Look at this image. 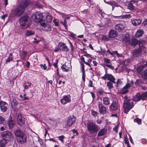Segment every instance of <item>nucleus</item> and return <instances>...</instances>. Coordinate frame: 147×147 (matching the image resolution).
Instances as JSON below:
<instances>
[{
	"mask_svg": "<svg viewBox=\"0 0 147 147\" xmlns=\"http://www.w3.org/2000/svg\"><path fill=\"white\" fill-rule=\"evenodd\" d=\"M101 49V53L104 55L106 51L105 49H102L101 47H100Z\"/></svg>",
	"mask_w": 147,
	"mask_h": 147,
	"instance_id": "nucleus-58",
	"label": "nucleus"
},
{
	"mask_svg": "<svg viewBox=\"0 0 147 147\" xmlns=\"http://www.w3.org/2000/svg\"><path fill=\"white\" fill-rule=\"evenodd\" d=\"M58 47L61 48L60 50L63 51L67 52L68 51L69 49L68 47L66 46V43L63 42H60L58 45Z\"/></svg>",
	"mask_w": 147,
	"mask_h": 147,
	"instance_id": "nucleus-12",
	"label": "nucleus"
},
{
	"mask_svg": "<svg viewBox=\"0 0 147 147\" xmlns=\"http://www.w3.org/2000/svg\"><path fill=\"white\" fill-rule=\"evenodd\" d=\"M76 118L74 116H69L67 120V125L70 126H71L73 124L76 122Z\"/></svg>",
	"mask_w": 147,
	"mask_h": 147,
	"instance_id": "nucleus-15",
	"label": "nucleus"
},
{
	"mask_svg": "<svg viewBox=\"0 0 147 147\" xmlns=\"http://www.w3.org/2000/svg\"><path fill=\"white\" fill-rule=\"evenodd\" d=\"M69 43L70 45V47L71 48V52L72 53L74 50L75 48L74 47L72 43L69 40Z\"/></svg>",
	"mask_w": 147,
	"mask_h": 147,
	"instance_id": "nucleus-44",
	"label": "nucleus"
},
{
	"mask_svg": "<svg viewBox=\"0 0 147 147\" xmlns=\"http://www.w3.org/2000/svg\"><path fill=\"white\" fill-rule=\"evenodd\" d=\"M31 0H22L19 5L24 9L30 4Z\"/></svg>",
	"mask_w": 147,
	"mask_h": 147,
	"instance_id": "nucleus-10",
	"label": "nucleus"
},
{
	"mask_svg": "<svg viewBox=\"0 0 147 147\" xmlns=\"http://www.w3.org/2000/svg\"><path fill=\"white\" fill-rule=\"evenodd\" d=\"M30 19L29 17L26 15L22 16L19 19L20 26L22 29H26L30 26Z\"/></svg>",
	"mask_w": 147,
	"mask_h": 147,
	"instance_id": "nucleus-2",
	"label": "nucleus"
},
{
	"mask_svg": "<svg viewBox=\"0 0 147 147\" xmlns=\"http://www.w3.org/2000/svg\"><path fill=\"white\" fill-rule=\"evenodd\" d=\"M124 142L125 144L129 143V142L128 138L126 137H125L124 138Z\"/></svg>",
	"mask_w": 147,
	"mask_h": 147,
	"instance_id": "nucleus-62",
	"label": "nucleus"
},
{
	"mask_svg": "<svg viewBox=\"0 0 147 147\" xmlns=\"http://www.w3.org/2000/svg\"><path fill=\"white\" fill-rule=\"evenodd\" d=\"M102 65L103 66H107V67L110 68V69H114V66H112L111 65L107 64H103Z\"/></svg>",
	"mask_w": 147,
	"mask_h": 147,
	"instance_id": "nucleus-40",
	"label": "nucleus"
},
{
	"mask_svg": "<svg viewBox=\"0 0 147 147\" xmlns=\"http://www.w3.org/2000/svg\"><path fill=\"white\" fill-rule=\"evenodd\" d=\"M131 86V85L130 84L128 83L126 84L123 88L125 89H127Z\"/></svg>",
	"mask_w": 147,
	"mask_h": 147,
	"instance_id": "nucleus-49",
	"label": "nucleus"
},
{
	"mask_svg": "<svg viewBox=\"0 0 147 147\" xmlns=\"http://www.w3.org/2000/svg\"><path fill=\"white\" fill-rule=\"evenodd\" d=\"M124 108V109H125L124 111V112L125 113H127L130 110V109H129L127 108Z\"/></svg>",
	"mask_w": 147,
	"mask_h": 147,
	"instance_id": "nucleus-63",
	"label": "nucleus"
},
{
	"mask_svg": "<svg viewBox=\"0 0 147 147\" xmlns=\"http://www.w3.org/2000/svg\"><path fill=\"white\" fill-rule=\"evenodd\" d=\"M101 78L104 80H106L107 79L110 81L115 84V78L111 74H105V76H102Z\"/></svg>",
	"mask_w": 147,
	"mask_h": 147,
	"instance_id": "nucleus-8",
	"label": "nucleus"
},
{
	"mask_svg": "<svg viewBox=\"0 0 147 147\" xmlns=\"http://www.w3.org/2000/svg\"><path fill=\"white\" fill-rule=\"evenodd\" d=\"M142 26L147 27V19H146L142 23Z\"/></svg>",
	"mask_w": 147,
	"mask_h": 147,
	"instance_id": "nucleus-48",
	"label": "nucleus"
},
{
	"mask_svg": "<svg viewBox=\"0 0 147 147\" xmlns=\"http://www.w3.org/2000/svg\"><path fill=\"white\" fill-rule=\"evenodd\" d=\"M142 51L141 47H139L138 49H134L132 52V54L133 56L136 57L139 56L141 54Z\"/></svg>",
	"mask_w": 147,
	"mask_h": 147,
	"instance_id": "nucleus-17",
	"label": "nucleus"
},
{
	"mask_svg": "<svg viewBox=\"0 0 147 147\" xmlns=\"http://www.w3.org/2000/svg\"><path fill=\"white\" fill-rule=\"evenodd\" d=\"M34 32L33 31L27 30L26 35L27 36H29L34 35Z\"/></svg>",
	"mask_w": 147,
	"mask_h": 147,
	"instance_id": "nucleus-31",
	"label": "nucleus"
},
{
	"mask_svg": "<svg viewBox=\"0 0 147 147\" xmlns=\"http://www.w3.org/2000/svg\"><path fill=\"white\" fill-rule=\"evenodd\" d=\"M65 67H66L65 64H63L61 66V69H62L63 71L68 72L69 71V68L67 67V68H66Z\"/></svg>",
	"mask_w": 147,
	"mask_h": 147,
	"instance_id": "nucleus-36",
	"label": "nucleus"
},
{
	"mask_svg": "<svg viewBox=\"0 0 147 147\" xmlns=\"http://www.w3.org/2000/svg\"><path fill=\"white\" fill-rule=\"evenodd\" d=\"M87 129L89 132L91 134L97 132L99 129L98 126L93 122L88 123Z\"/></svg>",
	"mask_w": 147,
	"mask_h": 147,
	"instance_id": "nucleus-4",
	"label": "nucleus"
},
{
	"mask_svg": "<svg viewBox=\"0 0 147 147\" xmlns=\"http://www.w3.org/2000/svg\"><path fill=\"white\" fill-rule=\"evenodd\" d=\"M25 9L18 5L15 8L14 11L15 15L17 16H19L24 12Z\"/></svg>",
	"mask_w": 147,
	"mask_h": 147,
	"instance_id": "nucleus-7",
	"label": "nucleus"
},
{
	"mask_svg": "<svg viewBox=\"0 0 147 147\" xmlns=\"http://www.w3.org/2000/svg\"><path fill=\"white\" fill-rule=\"evenodd\" d=\"M139 43V40L136 38H133L129 41V44L132 47H135Z\"/></svg>",
	"mask_w": 147,
	"mask_h": 147,
	"instance_id": "nucleus-16",
	"label": "nucleus"
},
{
	"mask_svg": "<svg viewBox=\"0 0 147 147\" xmlns=\"http://www.w3.org/2000/svg\"><path fill=\"white\" fill-rule=\"evenodd\" d=\"M46 19L47 21L48 22H51L52 20V17L51 16L49 15H47L46 16Z\"/></svg>",
	"mask_w": 147,
	"mask_h": 147,
	"instance_id": "nucleus-43",
	"label": "nucleus"
},
{
	"mask_svg": "<svg viewBox=\"0 0 147 147\" xmlns=\"http://www.w3.org/2000/svg\"><path fill=\"white\" fill-rule=\"evenodd\" d=\"M18 123L21 126H24V118L22 117V115L21 113H19L18 117Z\"/></svg>",
	"mask_w": 147,
	"mask_h": 147,
	"instance_id": "nucleus-9",
	"label": "nucleus"
},
{
	"mask_svg": "<svg viewBox=\"0 0 147 147\" xmlns=\"http://www.w3.org/2000/svg\"><path fill=\"white\" fill-rule=\"evenodd\" d=\"M70 98L71 96L69 95H65L62 99H61V102L62 104L65 105L67 102H69L71 101Z\"/></svg>",
	"mask_w": 147,
	"mask_h": 147,
	"instance_id": "nucleus-14",
	"label": "nucleus"
},
{
	"mask_svg": "<svg viewBox=\"0 0 147 147\" xmlns=\"http://www.w3.org/2000/svg\"><path fill=\"white\" fill-rule=\"evenodd\" d=\"M35 5L36 7L38 8H40L42 7V5L38 1L36 2Z\"/></svg>",
	"mask_w": 147,
	"mask_h": 147,
	"instance_id": "nucleus-41",
	"label": "nucleus"
},
{
	"mask_svg": "<svg viewBox=\"0 0 147 147\" xmlns=\"http://www.w3.org/2000/svg\"><path fill=\"white\" fill-rule=\"evenodd\" d=\"M7 143V140L3 139L0 141V147H5Z\"/></svg>",
	"mask_w": 147,
	"mask_h": 147,
	"instance_id": "nucleus-28",
	"label": "nucleus"
},
{
	"mask_svg": "<svg viewBox=\"0 0 147 147\" xmlns=\"http://www.w3.org/2000/svg\"><path fill=\"white\" fill-rule=\"evenodd\" d=\"M40 67L45 70L47 69V67L46 66V64H45L44 65L42 64L40 65Z\"/></svg>",
	"mask_w": 147,
	"mask_h": 147,
	"instance_id": "nucleus-55",
	"label": "nucleus"
},
{
	"mask_svg": "<svg viewBox=\"0 0 147 147\" xmlns=\"http://www.w3.org/2000/svg\"><path fill=\"white\" fill-rule=\"evenodd\" d=\"M133 99L136 102L140 100H146L147 99V91L145 92L142 93L141 94L140 93H137L134 97Z\"/></svg>",
	"mask_w": 147,
	"mask_h": 147,
	"instance_id": "nucleus-5",
	"label": "nucleus"
},
{
	"mask_svg": "<svg viewBox=\"0 0 147 147\" xmlns=\"http://www.w3.org/2000/svg\"><path fill=\"white\" fill-rule=\"evenodd\" d=\"M102 40L107 41H108L109 40V39L107 37L105 36H103L102 37Z\"/></svg>",
	"mask_w": 147,
	"mask_h": 147,
	"instance_id": "nucleus-56",
	"label": "nucleus"
},
{
	"mask_svg": "<svg viewBox=\"0 0 147 147\" xmlns=\"http://www.w3.org/2000/svg\"><path fill=\"white\" fill-rule=\"evenodd\" d=\"M1 136L3 138V139L7 140L9 139H11L13 138V135L11 132L8 131H3L1 134Z\"/></svg>",
	"mask_w": 147,
	"mask_h": 147,
	"instance_id": "nucleus-6",
	"label": "nucleus"
},
{
	"mask_svg": "<svg viewBox=\"0 0 147 147\" xmlns=\"http://www.w3.org/2000/svg\"><path fill=\"white\" fill-rule=\"evenodd\" d=\"M13 58V55L12 53H9V56L8 58L6 60L5 62H10L12 60Z\"/></svg>",
	"mask_w": 147,
	"mask_h": 147,
	"instance_id": "nucleus-32",
	"label": "nucleus"
},
{
	"mask_svg": "<svg viewBox=\"0 0 147 147\" xmlns=\"http://www.w3.org/2000/svg\"><path fill=\"white\" fill-rule=\"evenodd\" d=\"M107 131V129L103 128L100 130L98 134V136H101L104 135Z\"/></svg>",
	"mask_w": 147,
	"mask_h": 147,
	"instance_id": "nucleus-23",
	"label": "nucleus"
},
{
	"mask_svg": "<svg viewBox=\"0 0 147 147\" xmlns=\"http://www.w3.org/2000/svg\"><path fill=\"white\" fill-rule=\"evenodd\" d=\"M104 63L103 64H107V63H111L110 60L107 58H105L103 59Z\"/></svg>",
	"mask_w": 147,
	"mask_h": 147,
	"instance_id": "nucleus-42",
	"label": "nucleus"
},
{
	"mask_svg": "<svg viewBox=\"0 0 147 147\" xmlns=\"http://www.w3.org/2000/svg\"><path fill=\"white\" fill-rule=\"evenodd\" d=\"M8 104L6 102L2 101H0V107L1 110L3 112H6L7 109Z\"/></svg>",
	"mask_w": 147,
	"mask_h": 147,
	"instance_id": "nucleus-11",
	"label": "nucleus"
},
{
	"mask_svg": "<svg viewBox=\"0 0 147 147\" xmlns=\"http://www.w3.org/2000/svg\"><path fill=\"white\" fill-rule=\"evenodd\" d=\"M7 123L10 129H11L13 128L15 125L14 120L12 118H10L8 121Z\"/></svg>",
	"mask_w": 147,
	"mask_h": 147,
	"instance_id": "nucleus-21",
	"label": "nucleus"
},
{
	"mask_svg": "<svg viewBox=\"0 0 147 147\" xmlns=\"http://www.w3.org/2000/svg\"><path fill=\"white\" fill-rule=\"evenodd\" d=\"M67 22L65 19H64V22H61V23L64 26L66 29H67Z\"/></svg>",
	"mask_w": 147,
	"mask_h": 147,
	"instance_id": "nucleus-45",
	"label": "nucleus"
},
{
	"mask_svg": "<svg viewBox=\"0 0 147 147\" xmlns=\"http://www.w3.org/2000/svg\"><path fill=\"white\" fill-rule=\"evenodd\" d=\"M129 90L128 89H125L122 88L119 92V93L121 94H125L127 93Z\"/></svg>",
	"mask_w": 147,
	"mask_h": 147,
	"instance_id": "nucleus-34",
	"label": "nucleus"
},
{
	"mask_svg": "<svg viewBox=\"0 0 147 147\" xmlns=\"http://www.w3.org/2000/svg\"><path fill=\"white\" fill-rule=\"evenodd\" d=\"M133 104L134 102H133L128 103L127 104L123 105V108H127L131 109L134 106Z\"/></svg>",
	"mask_w": 147,
	"mask_h": 147,
	"instance_id": "nucleus-26",
	"label": "nucleus"
},
{
	"mask_svg": "<svg viewBox=\"0 0 147 147\" xmlns=\"http://www.w3.org/2000/svg\"><path fill=\"white\" fill-rule=\"evenodd\" d=\"M5 120L4 118L0 116V124L2 123Z\"/></svg>",
	"mask_w": 147,
	"mask_h": 147,
	"instance_id": "nucleus-46",
	"label": "nucleus"
},
{
	"mask_svg": "<svg viewBox=\"0 0 147 147\" xmlns=\"http://www.w3.org/2000/svg\"><path fill=\"white\" fill-rule=\"evenodd\" d=\"M115 29L119 32L122 31L124 28L125 26L122 24H117L115 26Z\"/></svg>",
	"mask_w": 147,
	"mask_h": 147,
	"instance_id": "nucleus-20",
	"label": "nucleus"
},
{
	"mask_svg": "<svg viewBox=\"0 0 147 147\" xmlns=\"http://www.w3.org/2000/svg\"><path fill=\"white\" fill-rule=\"evenodd\" d=\"M28 85H27L26 82L24 83L23 84V85L24 86V88L25 89H28V86H30V84L28 82Z\"/></svg>",
	"mask_w": 147,
	"mask_h": 147,
	"instance_id": "nucleus-47",
	"label": "nucleus"
},
{
	"mask_svg": "<svg viewBox=\"0 0 147 147\" xmlns=\"http://www.w3.org/2000/svg\"><path fill=\"white\" fill-rule=\"evenodd\" d=\"M146 43V42L144 40H142L140 41H139V47H142L143 46V45H144Z\"/></svg>",
	"mask_w": 147,
	"mask_h": 147,
	"instance_id": "nucleus-37",
	"label": "nucleus"
},
{
	"mask_svg": "<svg viewBox=\"0 0 147 147\" xmlns=\"http://www.w3.org/2000/svg\"><path fill=\"white\" fill-rule=\"evenodd\" d=\"M118 127L117 126H116L113 129V130L115 131L116 132V133H117L118 132Z\"/></svg>",
	"mask_w": 147,
	"mask_h": 147,
	"instance_id": "nucleus-64",
	"label": "nucleus"
},
{
	"mask_svg": "<svg viewBox=\"0 0 147 147\" xmlns=\"http://www.w3.org/2000/svg\"><path fill=\"white\" fill-rule=\"evenodd\" d=\"M113 82L109 81L107 83V86L109 89L112 88L113 87Z\"/></svg>",
	"mask_w": 147,
	"mask_h": 147,
	"instance_id": "nucleus-35",
	"label": "nucleus"
},
{
	"mask_svg": "<svg viewBox=\"0 0 147 147\" xmlns=\"http://www.w3.org/2000/svg\"><path fill=\"white\" fill-rule=\"evenodd\" d=\"M80 63L81 66L82 72H85L84 64L81 62H80Z\"/></svg>",
	"mask_w": 147,
	"mask_h": 147,
	"instance_id": "nucleus-52",
	"label": "nucleus"
},
{
	"mask_svg": "<svg viewBox=\"0 0 147 147\" xmlns=\"http://www.w3.org/2000/svg\"><path fill=\"white\" fill-rule=\"evenodd\" d=\"M19 99L17 97H13V98L12 102L13 103L14 106L17 105L18 103V100Z\"/></svg>",
	"mask_w": 147,
	"mask_h": 147,
	"instance_id": "nucleus-29",
	"label": "nucleus"
},
{
	"mask_svg": "<svg viewBox=\"0 0 147 147\" xmlns=\"http://www.w3.org/2000/svg\"><path fill=\"white\" fill-rule=\"evenodd\" d=\"M123 40L124 41L126 42H128L130 40V38L129 35H126L124 36L123 38Z\"/></svg>",
	"mask_w": 147,
	"mask_h": 147,
	"instance_id": "nucleus-33",
	"label": "nucleus"
},
{
	"mask_svg": "<svg viewBox=\"0 0 147 147\" xmlns=\"http://www.w3.org/2000/svg\"><path fill=\"white\" fill-rule=\"evenodd\" d=\"M72 131L74 134H75V136H78V133L77 131V130H75V129H73L72 130Z\"/></svg>",
	"mask_w": 147,
	"mask_h": 147,
	"instance_id": "nucleus-60",
	"label": "nucleus"
},
{
	"mask_svg": "<svg viewBox=\"0 0 147 147\" xmlns=\"http://www.w3.org/2000/svg\"><path fill=\"white\" fill-rule=\"evenodd\" d=\"M58 62V60L57 59L56 60V62L53 65L56 68L57 67V63Z\"/></svg>",
	"mask_w": 147,
	"mask_h": 147,
	"instance_id": "nucleus-61",
	"label": "nucleus"
},
{
	"mask_svg": "<svg viewBox=\"0 0 147 147\" xmlns=\"http://www.w3.org/2000/svg\"><path fill=\"white\" fill-rule=\"evenodd\" d=\"M142 21V20L139 19H134L132 20V23L134 26H136L141 24Z\"/></svg>",
	"mask_w": 147,
	"mask_h": 147,
	"instance_id": "nucleus-22",
	"label": "nucleus"
},
{
	"mask_svg": "<svg viewBox=\"0 0 147 147\" xmlns=\"http://www.w3.org/2000/svg\"><path fill=\"white\" fill-rule=\"evenodd\" d=\"M84 56H86L88 58H92L93 59H94V58L93 57H92V56L91 55L89 54L88 53H86V54H84L83 55Z\"/></svg>",
	"mask_w": 147,
	"mask_h": 147,
	"instance_id": "nucleus-53",
	"label": "nucleus"
},
{
	"mask_svg": "<svg viewBox=\"0 0 147 147\" xmlns=\"http://www.w3.org/2000/svg\"><path fill=\"white\" fill-rule=\"evenodd\" d=\"M118 107V104L115 101H113L109 107L110 110L115 111L117 110Z\"/></svg>",
	"mask_w": 147,
	"mask_h": 147,
	"instance_id": "nucleus-18",
	"label": "nucleus"
},
{
	"mask_svg": "<svg viewBox=\"0 0 147 147\" xmlns=\"http://www.w3.org/2000/svg\"><path fill=\"white\" fill-rule=\"evenodd\" d=\"M142 78L144 80H147V70L145 69L141 73Z\"/></svg>",
	"mask_w": 147,
	"mask_h": 147,
	"instance_id": "nucleus-27",
	"label": "nucleus"
},
{
	"mask_svg": "<svg viewBox=\"0 0 147 147\" xmlns=\"http://www.w3.org/2000/svg\"><path fill=\"white\" fill-rule=\"evenodd\" d=\"M53 22L55 26H59V22L57 21L56 19L54 20Z\"/></svg>",
	"mask_w": 147,
	"mask_h": 147,
	"instance_id": "nucleus-59",
	"label": "nucleus"
},
{
	"mask_svg": "<svg viewBox=\"0 0 147 147\" xmlns=\"http://www.w3.org/2000/svg\"><path fill=\"white\" fill-rule=\"evenodd\" d=\"M110 99L108 97H104L103 98V103L105 105H108L110 104Z\"/></svg>",
	"mask_w": 147,
	"mask_h": 147,
	"instance_id": "nucleus-25",
	"label": "nucleus"
},
{
	"mask_svg": "<svg viewBox=\"0 0 147 147\" xmlns=\"http://www.w3.org/2000/svg\"><path fill=\"white\" fill-rule=\"evenodd\" d=\"M44 16L40 12H35L32 15L31 17L34 21L36 23L41 22L45 20Z\"/></svg>",
	"mask_w": 147,
	"mask_h": 147,
	"instance_id": "nucleus-3",
	"label": "nucleus"
},
{
	"mask_svg": "<svg viewBox=\"0 0 147 147\" xmlns=\"http://www.w3.org/2000/svg\"><path fill=\"white\" fill-rule=\"evenodd\" d=\"M118 33L115 30H111L109 32V36L111 38H115L117 36Z\"/></svg>",
	"mask_w": 147,
	"mask_h": 147,
	"instance_id": "nucleus-19",
	"label": "nucleus"
},
{
	"mask_svg": "<svg viewBox=\"0 0 147 147\" xmlns=\"http://www.w3.org/2000/svg\"><path fill=\"white\" fill-rule=\"evenodd\" d=\"M91 114L94 117H96L98 113L96 111L92 110Z\"/></svg>",
	"mask_w": 147,
	"mask_h": 147,
	"instance_id": "nucleus-50",
	"label": "nucleus"
},
{
	"mask_svg": "<svg viewBox=\"0 0 147 147\" xmlns=\"http://www.w3.org/2000/svg\"><path fill=\"white\" fill-rule=\"evenodd\" d=\"M145 65H141L139 66H138L137 69V70L138 71V72L139 73H141L143 70L144 68L145 67Z\"/></svg>",
	"mask_w": 147,
	"mask_h": 147,
	"instance_id": "nucleus-30",
	"label": "nucleus"
},
{
	"mask_svg": "<svg viewBox=\"0 0 147 147\" xmlns=\"http://www.w3.org/2000/svg\"><path fill=\"white\" fill-rule=\"evenodd\" d=\"M65 137V136L63 135H62L60 136H59L58 137L59 139L62 142H63V138Z\"/></svg>",
	"mask_w": 147,
	"mask_h": 147,
	"instance_id": "nucleus-51",
	"label": "nucleus"
},
{
	"mask_svg": "<svg viewBox=\"0 0 147 147\" xmlns=\"http://www.w3.org/2000/svg\"><path fill=\"white\" fill-rule=\"evenodd\" d=\"M14 134L16 137L17 141L18 143L22 144L26 142V136L20 129H18L15 130Z\"/></svg>",
	"mask_w": 147,
	"mask_h": 147,
	"instance_id": "nucleus-1",
	"label": "nucleus"
},
{
	"mask_svg": "<svg viewBox=\"0 0 147 147\" xmlns=\"http://www.w3.org/2000/svg\"><path fill=\"white\" fill-rule=\"evenodd\" d=\"M127 8L130 10H132L134 9V7L131 3H130L128 4Z\"/></svg>",
	"mask_w": 147,
	"mask_h": 147,
	"instance_id": "nucleus-38",
	"label": "nucleus"
},
{
	"mask_svg": "<svg viewBox=\"0 0 147 147\" xmlns=\"http://www.w3.org/2000/svg\"><path fill=\"white\" fill-rule=\"evenodd\" d=\"M129 101L130 100L129 99H125L123 104V105H124L126 104H127L128 103H129Z\"/></svg>",
	"mask_w": 147,
	"mask_h": 147,
	"instance_id": "nucleus-54",
	"label": "nucleus"
},
{
	"mask_svg": "<svg viewBox=\"0 0 147 147\" xmlns=\"http://www.w3.org/2000/svg\"><path fill=\"white\" fill-rule=\"evenodd\" d=\"M131 17L130 14H126L123 16V17L124 18H129Z\"/></svg>",
	"mask_w": 147,
	"mask_h": 147,
	"instance_id": "nucleus-57",
	"label": "nucleus"
},
{
	"mask_svg": "<svg viewBox=\"0 0 147 147\" xmlns=\"http://www.w3.org/2000/svg\"><path fill=\"white\" fill-rule=\"evenodd\" d=\"M144 33V31L141 29L137 30L135 34V36L137 37L142 36Z\"/></svg>",
	"mask_w": 147,
	"mask_h": 147,
	"instance_id": "nucleus-24",
	"label": "nucleus"
},
{
	"mask_svg": "<svg viewBox=\"0 0 147 147\" xmlns=\"http://www.w3.org/2000/svg\"><path fill=\"white\" fill-rule=\"evenodd\" d=\"M134 121L135 122H136L139 125L141 124L142 123L141 119H139L138 118H135L134 119Z\"/></svg>",
	"mask_w": 147,
	"mask_h": 147,
	"instance_id": "nucleus-39",
	"label": "nucleus"
},
{
	"mask_svg": "<svg viewBox=\"0 0 147 147\" xmlns=\"http://www.w3.org/2000/svg\"><path fill=\"white\" fill-rule=\"evenodd\" d=\"M98 106L99 113L102 114H105L107 112V109L106 107L101 103L99 102Z\"/></svg>",
	"mask_w": 147,
	"mask_h": 147,
	"instance_id": "nucleus-13",
	"label": "nucleus"
}]
</instances>
